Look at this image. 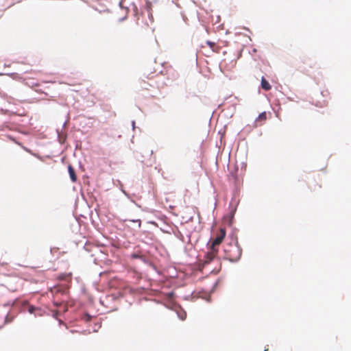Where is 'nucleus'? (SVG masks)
I'll list each match as a JSON object with an SVG mask.
<instances>
[{
	"mask_svg": "<svg viewBox=\"0 0 351 351\" xmlns=\"http://www.w3.org/2000/svg\"><path fill=\"white\" fill-rule=\"evenodd\" d=\"M226 236L225 229L221 228L217 233L216 238L213 240L210 247L209 251L206 253L204 259V265L210 264L212 262H216L219 265L217 271L221 269V263L219 258L217 257L218 246L221 243Z\"/></svg>",
	"mask_w": 351,
	"mask_h": 351,
	"instance_id": "nucleus-1",
	"label": "nucleus"
},
{
	"mask_svg": "<svg viewBox=\"0 0 351 351\" xmlns=\"http://www.w3.org/2000/svg\"><path fill=\"white\" fill-rule=\"evenodd\" d=\"M224 258L231 262L239 261L242 254V250L236 238H232L230 243L224 246Z\"/></svg>",
	"mask_w": 351,
	"mask_h": 351,
	"instance_id": "nucleus-2",
	"label": "nucleus"
},
{
	"mask_svg": "<svg viewBox=\"0 0 351 351\" xmlns=\"http://www.w3.org/2000/svg\"><path fill=\"white\" fill-rule=\"evenodd\" d=\"M132 10L134 16L136 17V23L141 28L148 27L154 22V17L152 14L151 8L147 6L143 12L138 14V8L135 5H132Z\"/></svg>",
	"mask_w": 351,
	"mask_h": 351,
	"instance_id": "nucleus-3",
	"label": "nucleus"
},
{
	"mask_svg": "<svg viewBox=\"0 0 351 351\" xmlns=\"http://www.w3.org/2000/svg\"><path fill=\"white\" fill-rule=\"evenodd\" d=\"M267 120V113L263 112L261 113L255 121L256 126L262 125Z\"/></svg>",
	"mask_w": 351,
	"mask_h": 351,
	"instance_id": "nucleus-4",
	"label": "nucleus"
},
{
	"mask_svg": "<svg viewBox=\"0 0 351 351\" xmlns=\"http://www.w3.org/2000/svg\"><path fill=\"white\" fill-rule=\"evenodd\" d=\"M68 171H69V173L71 180H72L73 182H75L77 180V176L75 174L74 169L73 168V167L71 165H69Z\"/></svg>",
	"mask_w": 351,
	"mask_h": 351,
	"instance_id": "nucleus-5",
	"label": "nucleus"
},
{
	"mask_svg": "<svg viewBox=\"0 0 351 351\" xmlns=\"http://www.w3.org/2000/svg\"><path fill=\"white\" fill-rule=\"evenodd\" d=\"M261 87L265 90H269L271 88L269 83L265 79L264 77L261 79Z\"/></svg>",
	"mask_w": 351,
	"mask_h": 351,
	"instance_id": "nucleus-6",
	"label": "nucleus"
},
{
	"mask_svg": "<svg viewBox=\"0 0 351 351\" xmlns=\"http://www.w3.org/2000/svg\"><path fill=\"white\" fill-rule=\"evenodd\" d=\"M71 278V274H61L59 276V279L60 280H67V279H69Z\"/></svg>",
	"mask_w": 351,
	"mask_h": 351,
	"instance_id": "nucleus-7",
	"label": "nucleus"
},
{
	"mask_svg": "<svg viewBox=\"0 0 351 351\" xmlns=\"http://www.w3.org/2000/svg\"><path fill=\"white\" fill-rule=\"evenodd\" d=\"M207 45H208L213 51H215L214 47H215V43L211 41H206Z\"/></svg>",
	"mask_w": 351,
	"mask_h": 351,
	"instance_id": "nucleus-8",
	"label": "nucleus"
},
{
	"mask_svg": "<svg viewBox=\"0 0 351 351\" xmlns=\"http://www.w3.org/2000/svg\"><path fill=\"white\" fill-rule=\"evenodd\" d=\"M34 309H35V308H34V306H29V313H32L34 312Z\"/></svg>",
	"mask_w": 351,
	"mask_h": 351,
	"instance_id": "nucleus-9",
	"label": "nucleus"
},
{
	"mask_svg": "<svg viewBox=\"0 0 351 351\" xmlns=\"http://www.w3.org/2000/svg\"><path fill=\"white\" fill-rule=\"evenodd\" d=\"M132 221H135L132 220ZM136 221L138 223V226L140 227L141 226V220L138 219Z\"/></svg>",
	"mask_w": 351,
	"mask_h": 351,
	"instance_id": "nucleus-10",
	"label": "nucleus"
}]
</instances>
